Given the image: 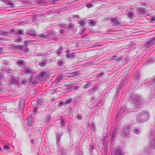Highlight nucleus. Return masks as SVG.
<instances>
[{"mask_svg":"<svg viewBox=\"0 0 155 155\" xmlns=\"http://www.w3.org/2000/svg\"><path fill=\"white\" fill-rule=\"evenodd\" d=\"M41 100H38L37 101V104L38 105L39 104L40 105L41 104H40V103H41Z\"/></svg>","mask_w":155,"mask_h":155,"instance_id":"nucleus-61","label":"nucleus"},{"mask_svg":"<svg viewBox=\"0 0 155 155\" xmlns=\"http://www.w3.org/2000/svg\"><path fill=\"white\" fill-rule=\"evenodd\" d=\"M63 102L62 101H60L59 102L58 106L59 107H61L63 105Z\"/></svg>","mask_w":155,"mask_h":155,"instance_id":"nucleus-48","label":"nucleus"},{"mask_svg":"<svg viewBox=\"0 0 155 155\" xmlns=\"http://www.w3.org/2000/svg\"><path fill=\"white\" fill-rule=\"evenodd\" d=\"M31 71H32L31 69H27L25 70V73L26 74H28L31 72Z\"/></svg>","mask_w":155,"mask_h":155,"instance_id":"nucleus-35","label":"nucleus"},{"mask_svg":"<svg viewBox=\"0 0 155 155\" xmlns=\"http://www.w3.org/2000/svg\"><path fill=\"white\" fill-rule=\"evenodd\" d=\"M62 79V77L61 76H60L58 77L56 79V81L55 82L53 83H56V84H57Z\"/></svg>","mask_w":155,"mask_h":155,"instance_id":"nucleus-17","label":"nucleus"},{"mask_svg":"<svg viewBox=\"0 0 155 155\" xmlns=\"http://www.w3.org/2000/svg\"><path fill=\"white\" fill-rule=\"evenodd\" d=\"M81 25H82V26H84L85 25V22L83 21H79V23Z\"/></svg>","mask_w":155,"mask_h":155,"instance_id":"nucleus-38","label":"nucleus"},{"mask_svg":"<svg viewBox=\"0 0 155 155\" xmlns=\"http://www.w3.org/2000/svg\"><path fill=\"white\" fill-rule=\"evenodd\" d=\"M130 132V127H127L124 128L123 130V132L121 136L123 137H127L129 134Z\"/></svg>","mask_w":155,"mask_h":155,"instance_id":"nucleus-5","label":"nucleus"},{"mask_svg":"<svg viewBox=\"0 0 155 155\" xmlns=\"http://www.w3.org/2000/svg\"><path fill=\"white\" fill-rule=\"evenodd\" d=\"M150 140H151L150 144V148H155V132L154 131L151 132L150 136Z\"/></svg>","mask_w":155,"mask_h":155,"instance_id":"nucleus-3","label":"nucleus"},{"mask_svg":"<svg viewBox=\"0 0 155 155\" xmlns=\"http://www.w3.org/2000/svg\"><path fill=\"white\" fill-rule=\"evenodd\" d=\"M27 124L29 127H31L32 126V118L31 116H29L27 118Z\"/></svg>","mask_w":155,"mask_h":155,"instance_id":"nucleus-13","label":"nucleus"},{"mask_svg":"<svg viewBox=\"0 0 155 155\" xmlns=\"http://www.w3.org/2000/svg\"><path fill=\"white\" fill-rule=\"evenodd\" d=\"M45 74V73L43 72H41L40 73V76L41 77H42Z\"/></svg>","mask_w":155,"mask_h":155,"instance_id":"nucleus-53","label":"nucleus"},{"mask_svg":"<svg viewBox=\"0 0 155 155\" xmlns=\"http://www.w3.org/2000/svg\"><path fill=\"white\" fill-rule=\"evenodd\" d=\"M60 140L61 137H59V135L58 134V136L57 135L56 140L57 143H58L60 142Z\"/></svg>","mask_w":155,"mask_h":155,"instance_id":"nucleus-36","label":"nucleus"},{"mask_svg":"<svg viewBox=\"0 0 155 155\" xmlns=\"http://www.w3.org/2000/svg\"><path fill=\"white\" fill-rule=\"evenodd\" d=\"M140 77V74L139 72H137L135 73L134 76V79L135 81H138Z\"/></svg>","mask_w":155,"mask_h":155,"instance_id":"nucleus-12","label":"nucleus"},{"mask_svg":"<svg viewBox=\"0 0 155 155\" xmlns=\"http://www.w3.org/2000/svg\"><path fill=\"white\" fill-rule=\"evenodd\" d=\"M110 21L113 23H116V19L110 18Z\"/></svg>","mask_w":155,"mask_h":155,"instance_id":"nucleus-44","label":"nucleus"},{"mask_svg":"<svg viewBox=\"0 0 155 155\" xmlns=\"http://www.w3.org/2000/svg\"><path fill=\"white\" fill-rule=\"evenodd\" d=\"M79 16L78 15H73V17L78 18Z\"/></svg>","mask_w":155,"mask_h":155,"instance_id":"nucleus-57","label":"nucleus"},{"mask_svg":"<svg viewBox=\"0 0 155 155\" xmlns=\"http://www.w3.org/2000/svg\"><path fill=\"white\" fill-rule=\"evenodd\" d=\"M86 6L88 8H91L92 7V5L91 3L87 4L86 5Z\"/></svg>","mask_w":155,"mask_h":155,"instance_id":"nucleus-46","label":"nucleus"},{"mask_svg":"<svg viewBox=\"0 0 155 155\" xmlns=\"http://www.w3.org/2000/svg\"><path fill=\"white\" fill-rule=\"evenodd\" d=\"M140 13L142 14H144L145 13V11L144 8H140L139 9Z\"/></svg>","mask_w":155,"mask_h":155,"instance_id":"nucleus-29","label":"nucleus"},{"mask_svg":"<svg viewBox=\"0 0 155 155\" xmlns=\"http://www.w3.org/2000/svg\"><path fill=\"white\" fill-rule=\"evenodd\" d=\"M72 100L71 99H69L67 100L65 103L66 104H70L72 101Z\"/></svg>","mask_w":155,"mask_h":155,"instance_id":"nucleus-34","label":"nucleus"},{"mask_svg":"<svg viewBox=\"0 0 155 155\" xmlns=\"http://www.w3.org/2000/svg\"><path fill=\"white\" fill-rule=\"evenodd\" d=\"M131 99L135 108H138L140 106L141 101L140 97L137 94H133L131 97Z\"/></svg>","mask_w":155,"mask_h":155,"instance_id":"nucleus-2","label":"nucleus"},{"mask_svg":"<svg viewBox=\"0 0 155 155\" xmlns=\"http://www.w3.org/2000/svg\"><path fill=\"white\" fill-rule=\"evenodd\" d=\"M39 36L41 37L44 38H47L48 37V35H45L44 34H41L39 35Z\"/></svg>","mask_w":155,"mask_h":155,"instance_id":"nucleus-33","label":"nucleus"},{"mask_svg":"<svg viewBox=\"0 0 155 155\" xmlns=\"http://www.w3.org/2000/svg\"><path fill=\"white\" fill-rule=\"evenodd\" d=\"M104 74V72H101V73H100L98 75V77H100V76H101L103 75Z\"/></svg>","mask_w":155,"mask_h":155,"instance_id":"nucleus-52","label":"nucleus"},{"mask_svg":"<svg viewBox=\"0 0 155 155\" xmlns=\"http://www.w3.org/2000/svg\"><path fill=\"white\" fill-rule=\"evenodd\" d=\"M123 58H122V57H120L119 58H118L117 59V62L118 61H121L122 60Z\"/></svg>","mask_w":155,"mask_h":155,"instance_id":"nucleus-51","label":"nucleus"},{"mask_svg":"<svg viewBox=\"0 0 155 155\" xmlns=\"http://www.w3.org/2000/svg\"><path fill=\"white\" fill-rule=\"evenodd\" d=\"M4 148L6 149H9L8 146L7 145H5L4 146Z\"/></svg>","mask_w":155,"mask_h":155,"instance_id":"nucleus-55","label":"nucleus"},{"mask_svg":"<svg viewBox=\"0 0 155 155\" xmlns=\"http://www.w3.org/2000/svg\"><path fill=\"white\" fill-rule=\"evenodd\" d=\"M60 33H64V31L63 29H61L60 31Z\"/></svg>","mask_w":155,"mask_h":155,"instance_id":"nucleus-63","label":"nucleus"},{"mask_svg":"<svg viewBox=\"0 0 155 155\" xmlns=\"http://www.w3.org/2000/svg\"><path fill=\"white\" fill-rule=\"evenodd\" d=\"M15 48L18 49H20V50H23V46L22 45H16L15 46Z\"/></svg>","mask_w":155,"mask_h":155,"instance_id":"nucleus-26","label":"nucleus"},{"mask_svg":"<svg viewBox=\"0 0 155 155\" xmlns=\"http://www.w3.org/2000/svg\"><path fill=\"white\" fill-rule=\"evenodd\" d=\"M51 120V116L50 115H47L45 118V120L46 122H49Z\"/></svg>","mask_w":155,"mask_h":155,"instance_id":"nucleus-19","label":"nucleus"},{"mask_svg":"<svg viewBox=\"0 0 155 155\" xmlns=\"http://www.w3.org/2000/svg\"><path fill=\"white\" fill-rule=\"evenodd\" d=\"M128 16L129 18H131L133 16V14L132 12H129L127 15Z\"/></svg>","mask_w":155,"mask_h":155,"instance_id":"nucleus-40","label":"nucleus"},{"mask_svg":"<svg viewBox=\"0 0 155 155\" xmlns=\"http://www.w3.org/2000/svg\"><path fill=\"white\" fill-rule=\"evenodd\" d=\"M48 54L47 53H41L40 54L39 56H41L43 57L46 56Z\"/></svg>","mask_w":155,"mask_h":155,"instance_id":"nucleus-47","label":"nucleus"},{"mask_svg":"<svg viewBox=\"0 0 155 155\" xmlns=\"http://www.w3.org/2000/svg\"><path fill=\"white\" fill-rule=\"evenodd\" d=\"M25 101L24 99H22L21 100L20 104V109L22 110V109L25 106Z\"/></svg>","mask_w":155,"mask_h":155,"instance_id":"nucleus-14","label":"nucleus"},{"mask_svg":"<svg viewBox=\"0 0 155 155\" xmlns=\"http://www.w3.org/2000/svg\"><path fill=\"white\" fill-rule=\"evenodd\" d=\"M17 33L18 34L22 35H23V31L21 30H19L17 31Z\"/></svg>","mask_w":155,"mask_h":155,"instance_id":"nucleus-37","label":"nucleus"},{"mask_svg":"<svg viewBox=\"0 0 155 155\" xmlns=\"http://www.w3.org/2000/svg\"><path fill=\"white\" fill-rule=\"evenodd\" d=\"M115 131H114L112 133V139L114 140L116 137V134Z\"/></svg>","mask_w":155,"mask_h":155,"instance_id":"nucleus-39","label":"nucleus"},{"mask_svg":"<svg viewBox=\"0 0 155 155\" xmlns=\"http://www.w3.org/2000/svg\"><path fill=\"white\" fill-rule=\"evenodd\" d=\"M150 116L149 112L147 110H143L140 112L137 115L136 120L138 123H142L147 121Z\"/></svg>","mask_w":155,"mask_h":155,"instance_id":"nucleus-1","label":"nucleus"},{"mask_svg":"<svg viewBox=\"0 0 155 155\" xmlns=\"http://www.w3.org/2000/svg\"><path fill=\"white\" fill-rule=\"evenodd\" d=\"M59 27H63L65 28H68V25H65L64 24H60L59 25Z\"/></svg>","mask_w":155,"mask_h":155,"instance_id":"nucleus-25","label":"nucleus"},{"mask_svg":"<svg viewBox=\"0 0 155 155\" xmlns=\"http://www.w3.org/2000/svg\"><path fill=\"white\" fill-rule=\"evenodd\" d=\"M88 83L86 84L84 87V89H86L88 88L92 84L91 81H89L87 82Z\"/></svg>","mask_w":155,"mask_h":155,"instance_id":"nucleus-21","label":"nucleus"},{"mask_svg":"<svg viewBox=\"0 0 155 155\" xmlns=\"http://www.w3.org/2000/svg\"><path fill=\"white\" fill-rule=\"evenodd\" d=\"M47 64L46 60H44L43 61L40 62L39 63V65L40 66L42 67L45 66Z\"/></svg>","mask_w":155,"mask_h":155,"instance_id":"nucleus-18","label":"nucleus"},{"mask_svg":"<svg viewBox=\"0 0 155 155\" xmlns=\"http://www.w3.org/2000/svg\"><path fill=\"white\" fill-rule=\"evenodd\" d=\"M146 5V4L144 3H140V5L141 6H145Z\"/></svg>","mask_w":155,"mask_h":155,"instance_id":"nucleus-58","label":"nucleus"},{"mask_svg":"<svg viewBox=\"0 0 155 155\" xmlns=\"http://www.w3.org/2000/svg\"><path fill=\"white\" fill-rule=\"evenodd\" d=\"M31 142L32 144H33L35 142L34 140L33 139H31Z\"/></svg>","mask_w":155,"mask_h":155,"instance_id":"nucleus-59","label":"nucleus"},{"mask_svg":"<svg viewBox=\"0 0 155 155\" xmlns=\"http://www.w3.org/2000/svg\"><path fill=\"white\" fill-rule=\"evenodd\" d=\"M155 84V77L153 78L151 80L148 81L144 84V86L146 87H148Z\"/></svg>","mask_w":155,"mask_h":155,"instance_id":"nucleus-6","label":"nucleus"},{"mask_svg":"<svg viewBox=\"0 0 155 155\" xmlns=\"http://www.w3.org/2000/svg\"><path fill=\"white\" fill-rule=\"evenodd\" d=\"M91 128L92 129V130L95 131V127L94 123V122H92L91 125Z\"/></svg>","mask_w":155,"mask_h":155,"instance_id":"nucleus-24","label":"nucleus"},{"mask_svg":"<svg viewBox=\"0 0 155 155\" xmlns=\"http://www.w3.org/2000/svg\"><path fill=\"white\" fill-rule=\"evenodd\" d=\"M60 122L62 127L65 126V122L62 118H61L60 119Z\"/></svg>","mask_w":155,"mask_h":155,"instance_id":"nucleus-31","label":"nucleus"},{"mask_svg":"<svg viewBox=\"0 0 155 155\" xmlns=\"http://www.w3.org/2000/svg\"><path fill=\"white\" fill-rule=\"evenodd\" d=\"M151 20L152 21H155V16H153L152 17Z\"/></svg>","mask_w":155,"mask_h":155,"instance_id":"nucleus-60","label":"nucleus"},{"mask_svg":"<svg viewBox=\"0 0 155 155\" xmlns=\"http://www.w3.org/2000/svg\"><path fill=\"white\" fill-rule=\"evenodd\" d=\"M0 34L2 35L5 36L7 34V33L5 31H2L0 30Z\"/></svg>","mask_w":155,"mask_h":155,"instance_id":"nucleus-32","label":"nucleus"},{"mask_svg":"<svg viewBox=\"0 0 155 155\" xmlns=\"http://www.w3.org/2000/svg\"><path fill=\"white\" fill-rule=\"evenodd\" d=\"M70 52V50H67L66 51V52L67 53H69Z\"/></svg>","mask_w":155,"mask_h":155,"instance_id":"nucleus-64","label":"nucleus"},{"mask_svg":"<svg viewBox=\"0 0 155 155\" xmlns=\"http://www.w3.org/2000/svg\"><path fill=\"white\" fill-rule=\"evenodd\" d=\"M77 118L79 120H81L82 119V117L80 115H78L77 117Z\"/></svg>","mask_w":155,"mask_h":155,"instance_id":"nucleus-50","label":"nucleus"},{"mask_svg":"<svg viewBox=\"0 0 155 155\" xmlns=\"http://www.w3.org/2000/svg\"><path fill=\"white\" fill-rule=\"evenodd\" d=\"M76 53H67L66 54V57L67 58L73 59L75 57V54Z\"/></svg>","mask_w":155,"mask_h":155,"instance_id":"nucleus-8","label":"nucleus"},{"mask_svg":"<svg viewBox=\"0 0 155 155\" xmlns=\"http://www.w3.org/2000/svg\"><path fill=\"white\" fill-rule=\"evenodd\" d=\"M126 108V107L125 106L121 107L120 109V111L122 114L123 113L125 112V109Z\"/></svg>","mask_w":155,"mask_h":155,"instance_id":"nucleus-27","label":"nucleus"},{"mask_svg":"<svg viewBox=\"0 0 155 155\" xmlns=\"http://www.w3.org/2000/svg\"><path fill=\"white\" fill-rule=\"evenodd\" d=\"M155 40V38H152L150 41L147 43L145 45V47L147 48H148L152 46L154 43V41Z\"/></svg>","mask_w":155,"mask_h":155,"instance_id":"nucleus-7","label":"nucleus"},{"mask_svg":"<svg viewBox=\"0 0 155 155\" xmlns=\"http://www.w3.org/2000/svg\"><path fill=\"white\" fill-rule=\"evenodd\" d=\"M133 131L134 133L138 134L141 133V130L140 128L135 127L134 128Z\"/></svg>","mask_w":155,"mask_h":155,"instance_id":"nucleus-10","label":"nucleus"},{"mask_svg":"<svg viewBox=\"0 0 155 155\" xmlns=\"http://www.w3.org/2000/svg\"><path fill=\"white\" fill-rule=\"evenodd\" d=\"M117 155H124L123 150L121 148L117 149Z\"/></svg>","mask_w":155,"mask_h":155,"instance_id":"nucleus-15","label":"nucleus"},{"mask_svg":"<svg viewBox=\"0 0 155 155\" xmlns=\"http://www.w3.org/2000/svg\"><path fill=\"white\" fill-rule=\"evenodd\" d=\"M90 21L88 23L89 25L91 26H94L96 24V22L92 20H89Z\"/></svg>","mask_w":155,"mask_h":155,"instance_id":"nucleus-22","label":"nucleus"},{"mask_svg":"<svg viewBox=\"0 0 155 155\" xmlns=\"http://www.w3.org/2000/svg\"><path fill=\"white\" fill-rule=\"evenodd\" d=\"M127 80L126 78H123L120 81V84L118 86V89L117 90V93H118L120 91L126 84Z\"/></svg>","mask_w":155,"mask_h":155,"instance_id":"nucleus-4","label":"nucleus"},{"mask_svg":"<svg viewBox=\"0 0 155 155\" xmlns=\"http://www.w3.org/2000/svg\"><path fill=\"white\" fill-rule=\"evenodd\" d=\"M17 64L18 65H22L23 64V62L22 61H19L17 62Z\"/></svg>","mask_w":155,"mask_h":155,"instance_id":"nucleus-43","label":"nucleus"},{"mask_svg":"<svg viewBox=\"0 0 155 155\" xmlns=\"http://www.w3.org/2000/svg\"><path fill=\"white\" fill-rule=\"evenodd\" d=\"M9 81L11 84H15L17 83V81L14 78L11 77L9 78Z\"/></svg>","mask_w":155,"mask_h":155,"instance_id":"nucleus-16","label":"nucleus"},{"mask_svg":"<svg viewBox=\"0 0 155 155\" xmlns=\"http://www.w3.org/2000/svg\"><path fill=\"white\" fill-rule=\"evenodd\" d=\"M58 66H60L64 64V62L62 61H59L58 63Z\"/></svg>","mask_w":155,"mask_h":155,"instance_id":"nucleus-42","label":"nucleus"},{"mask_svg":"<svg viewBox=\"0 0 155 155\" xmlns=\"http://www.w3.org/2000/svg\"><path fill=\"white\" fill-rule=\"evenodd\" d=\"M80 87V86H77L72 87L71 89L72 90H75L79 88Z\"/></svg>","mask_w":155,"mask_h":155,"instance_id":"nucleus-41","label":"nucleus"},{"mask_svg":"<svg viewBox=\"0 0 155 155\" xmlns=\"http://www.w3.org/2000/svg\"><path fill=\"white\" fill-rule=\"evenodd\" d=\"M63 49V48L62 47H60L58 49V51L56 52V54L58 56H60L61 54V51Z\"/></svg>","mask_w":155,"mask_h":155,"instance_id":"nucleus-20","label":"nucleus"},{"mask_svg":"<svg viewBox=\"0 0 155 155\" xmlns=\"http://www.w3.org/2000/svg\"><path fill=\"white\" fill-rule=\"evenodd\" d=\"M22 38H21L20 37L18 39H17V40L16 41H15V42H19L21 41H22Z\"/></svg>","mask_w":155,"mask_h":155,"instance_id":"nucleus-49","label":"nucleus"},{"mask_svg":"<svg viewBox=\"0 0 155 155\" xmlns=\"http://www.w3.org/2000/svg\"><path fill=\"white\" fill-rule=\"evenodd\" d=\"M8 5L11 7H13V5L12 3H8Z\"/></svg>","mask_w":155,"mask_h":155,"instance_id":"nucleus-54","label":"nucleus"},{"mask_svg":"<svg viewBox=\"0 0 155 155\" xmlns=\"http://www.w3.org/2000/svg\"><path fill=\"white\" fill-rule=\"evenodd\" d=\"M97 90L96 87H94L92 89H90L88 91V92L90 93H93L95 92Z\"/></svg>","mask_w":155,"mask_h":155,"instance_id":"nucleus-23","label":"nucleus"},{"mask_svg":"<svg viewBox=\"0 0 155 155\" xmlns=\"http://www.w3.org/2000/svg\"><path fill=\"white\" fill-rule=\"evenodd\" d=\"M29 35L32 36H35L36 35L35 31H31L29 32Z\"/></svg>","mask_w":155,"mask_h":155,"instance_id":"nucleus-28","label":"nucleus"},{"mask_svg":"<svg viewBox=\"0 0 155 155\" xmlns=\"http://www.w3.org/2000/svg\"><path fill=\"white\" fill-rule=\"evenodd\" d=\"M68 28H71L72 26V25L71 23L69 24L68 25Z\"/></svg>","mask_w":155,"mask_h":155,"instance_id":"nucleus-56","label":"nucleus"},{"mask_svg":"<svg viewBox=\"0 0 155 155\" xmlns=\"http://www.w3.org/2000/svg\"><path fill=\"white\" fill-rule=\"evenodd\" d=\"M71 74L72 75V76H77L78 74V73L77 72H76L71 73Z\"/></svg>","mask_w":155,"mask_h":155,"instance_id":"nucleus-45","label":"nucleus"},{"mask_svg":"<svg viewBox=\"0 0 155 155\" xmlns=\"http://www.w3.org/2000/svg\"><path fill=\"white\" fill-rule=\"evenodd\" d=\"M21 84H26V81H21Z\"/></svg>","mask_w":155,"mask_h":155,"instance_id":"nucleus-62","label":"nucleus"},{"mask_svg":"<svg viewBox=\"0 0 155 155\" xmlns=\"http://www.w3.org/2000/svg\"><path fill=\"white\" fill-rule=\"evenodd\" d=\"M30 41H24V43L25 44V46L24 47H23V49L22 50H23V51H26V52H28L29 51V49L28 47H27L26 46V44L27 43L29 42Z\"/></svg>","mask_w":155,"mask_h":155,"instance_id":"nucleus-11","label":"nucleus"},{"mask_svg":"<svg viewBox=\"0 0 155 155\" xmlns=\"http://www.w3.org/2000/svg\"><path fill=\"white\" fill-rule=\"evenodd\" d=\"M0 71L3 72H6L8 73H12V69L9 68H6L5 67L1 68Z\"/></svg>","mask_w":155,"mask_h":155,"instance_id":"nucleus-9","label":"nucleus"},{"mask_svg":"<svg viewBox=\"0 0 155 155\" xmlns=\"http://www.w3.org/2000/svg\"><path fill=\"white\" fill-rule=\"evenodd\" d=\"M155 61V60L154 59H151L148 60L147 62V64H150L153 63Z\"/></svg>","mask_w":155,"mask_h":155,"instance_id":"nucleus-30","label":"nucleus"}]
</instances>
